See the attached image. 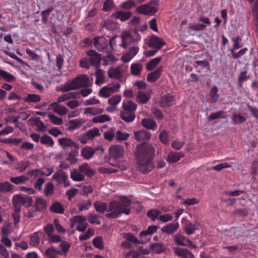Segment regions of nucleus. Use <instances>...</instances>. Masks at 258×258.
Returning <instances> with one entry per match:
<instances>
[{"label": "nucleus", "mask_w": 258, "mask_h": 258, "mask_svg": "<svg viewBox=\"0 0 258 258\" xmlns=\"http://www.w3.org/2000/svg\"><path fill=\"white\" fill-rule=\"evenodd\" d=\"M139 48L137 46L132 47L129 51L122 56L124 62L130 61L139 52Z\"/></svg>", "instance_id": "18"}, {"label": "nucleus", "mask_w": 258, "mask_h": 258, "mask_svg": "<svg viewBox=\"0 0 258 258\" xmlns=\"http://www.w3.org/2000/svg\"><path fill=\"white\" fill-rule=\"evenodd\" d=\"M103 112V109L96 107H88L85 109L84 113L89 114L91 115H95L101 114Z\"/></svg>", "instance_id": "54"}, {"label": "nucleus", "mask_w": 258, "mask_h": 258, "mask_svg": "<svg viewBox=\"0 0 258 258\" xmlns=\"http://www.w3.org/2000/svg\"><path fill=\"white\" fill-rule=\"evenodd\" d=\"M79 170L82 174L86 175L88 177H91L94 175L95 171L86 163H83L79 167Z\"/></svg>", "instance_id": "26"}, {"label": "nucleus", "mask_w": 258, "mask_h": 258, "mask_svg": "<svg viewBox=\"0 0 258 258\" xmlns=\"http://www.w3.org/2000/svg\"><path fill=\"white\" fill-rule=\"evenodd\" d=\"M227 235L232 239H237L243 236V231L241 227H233L227 231Z\"/></svg>", "instance_id": "21"}, {"label": "nucleus", "mask_w": 258, "mask_h": 258, "mask_svg": "<svg viewBox=\"0 0 258 258\" xmlns=\"http://www.w3.org/2000/svg\"><path fill=\"white\" fill-rule=\"evenodd\" d=\"M53 10V8H49V9L42 11L41 12L42 17V22L43 24H46L48 21V17L51 12Z\"/></svg>", "instance_id": "58"}, {"label": "nucleus", "mask_w": 258, "mask_h": 258, "mask_svg": "<svg viewBox=\"0 0 258 258\" xmlns=\"http://www.w3.org/2000/svg\"><path fill=\"white\" fill-rule=\"evenodd\" d=\"M150 247L153 252L156 253H160L164 250V247L161 243L152 244Z\"/></svg>", "instance_id": "61"}, {"label": "nucleus", "mask_w": 258, "mask_h": 258, "mask_svg": "<svg viewBox=\"0 0 258 258\" xmlns=\"http://www.w3.org/2000/svg\"><path fill=\"white\" fill-rule=\"evenodd\" d=\"M137 108V104L133 101H124L122 103L123 110L120 112L121 118L126 122H133L136 117L135 111Z\"/></svg>", "instance_id": "4"}, {"label": "nucleus", "mask_w": 258, "mask_h": 258, "mask_svg": "<svg viewBox=\"0 0 258 258\" xmlns=\"http://www.w3.org/2000/svg\"><path fill=\"white\" fill-rule=\"evenodd\" d=\"M58 143L63 148L72 147L75 149L78 150L79 148L78 144L72 139L67 138H59L58 140Z\"/></svg>", "instance_id": "15"}, {"label": "nucleus", "mask_w": 258, "mask_h": 258, "mask_svg": "<svg viewBox=\"0 0 258 258\" xmlns=\"http://www.w3.org/2000/svg\"><path fill=\"white\" fill-rule=\"evenodd\" d=\"M50 211L54 213L63 214L64 209L61 203L58 202H55L50 207Z\"/></svg>", "instance_id": "29"}, {"label": "nucleus", "mask_w": 258, "mask_h": 258, "mask_svg": "<svg viewBox=\"0 0 258 258\" xmlns=\"http://www.w3.org/2000/svg\"><path fill=\"white\" fill-rule=\"evenodd\" d=\"M33 200L32 197L27 196L15 195L13 198V204L14 208L21 210V206L30 207L32 206Z\"/></svg>", "instance_id": "6"}, {"label": "nucleus", "mask_w": 258, "mask_h": 258, "mask_svg": "<svg viewBox=\"0 0 258 258\" xmlns=\"http://www.w3.org/2000/svg\"><path fill=\"white\" fill-rule=\"evenodd\" d=\"M155 152V148L151 145L142 143L137 146L135 157L138 171L146 174L152 170Z\"/></svg>", "instance_id": "1"}, {"label": "nucleus", "mask_w": 258, "mask_h": 258, "mask_svg": "<svg viewBox=\"0 0 258 258\" xmlns=\"http://www.w3.org/2000/svg\"><path fill=\"white\" fill-rule=\"evenodd\" d=\"M184 156L181 152H170L168 154L166 160L169 163H174L178 162Z\"/></svg>", "instance_id": "20"}, {"label": "nucleus", "mask_w": 258, "mask_h": 258, "mask_svg": "<svg viewBox=\"0 0 258 258\" xmlns=\"http://www.w3.org/2000/svg\"><path fill=\"white\" fill-rule=\"evenodd\" d=\"M133 13L130 11H124L121 10L116 11L113 13L110 17L119 20L121 22H125L129 20L132 16Z\"/></svg>", "instance_id": "11"}, {"label": "nucleus", "mask_w": 258, "mask_h": 258, "mask_svg": "<svg viewBox=\"0 0 258 258\" xmlns=\"http://www.w3.org/2000/svg\"><path fill=\"white\" fill-rule=\"evenodd\" d=\"M51 105L54 106L53 111L59 115H64L68 113L67 108L63 106L58 105L57 102H54Z\"/></svg>", "instance_id": "33"}, {"label": "nucleus", "mask_w": 258, "mask_h": 258, "mask_svg": "<svg viewBox=\"0 0 258 258\" xmlns=\"http://www.w3.org/2000/svg\"><path fill=\"white\" fill-rule=\"evenodd\" d=\"M102 27V28H105L108 30L114 31L118 28L119 25L118 23L115 21L110 19H107L104 22Z\"/></svg>", "instance_id": "28"}, {"label": "nucleus", "mask_w": 258, "mask_h": 258, "mask_svg": "<svg viewBox=\"0 0 258 258\" xmlns=\"http://www.w3.org/2000/svg\"><path fill=\"white\" fill-rule=\"evenodd\" d=\"M150 97V96L147 94L146 93L140 91L138 92L137 101L142 104H145L149 100Z\"/></svg>", "instance_id": "35"}, {"label": "nucleus", "mask_w": 258, "mask_h": 258, "mask_svg": "<svg viewBox=\"0 0 258 258\" xmlns=\"http://www.w3.org/2000/svg\"><path fill=\"white\" fill-rule=\"evenodd\" d=\"M27 175L30 176L32 179H36L38 176L43 175L42 171L40 169H36L27 171Z\"/></svg>", "instance_id": "62"}, {"label": "nucleus", "mask_w": 258, "mask_h": 258, "mask_svg": "<svg viewBox=\"0 0 258 258\" xmlns=\"http://www.w3.org/2000/svg\"><path fill=\"white\" fill-rule=\"evenodd\" d=\"M179 227L178 222L168 224L162 227L161 231L167 234H171L175 232Z\"/></svg>", "instance_id": "25"}, {"label": "nucleus", "mask_w": 258, "mask_h": 258, "mask_svg": "<svg viewBox=\"0 0 258 258\" xmlns=\"http://www.w3.org/2000/svg\"><path fill=\"white\" fill-rule=\"evenodd\" d=\"M174 240L178 245L190 246L192 242L180 233H177L174 236Z\"/></svg>", "instance_id": "16"}, {"label": "nucleus", "mask_w": 258, "mask_h": 258, "mask_svg": "<svg viewBox=\"0 0 258 258\" xmlns=\"http://www.w3.org/2000/svg\"><path fill=\"white\" fill-rule=\"evenodd\" d=\"M198 226L199 224L197 222L193 224L189 221H187L184 226L185 231L188 235L194 234L195 230L198 229Z\"/></svg>", "instance_id": "32"}, {"label": "nucleus", "mask_w": 258, "mask_h": 258, "mask_svg": "<svg viewBox=\"0 0 258 258\" xmlns=\"http://www.w3.org/2000/svg\"><path fill=\"white\" fill-rule=\"evenodd\" d=\"M161 213V212L160 211L157 209H151L147 212V216L152 221H155Z\"/></svg>", "instance_id": "55"}, {"label": "nucleus", "mask_w": 258, "mask_h": 258, "mask_svg": "<svg viewBox=\"0 0 258 258\" xmlns=\"http://www.w3.org/2000/svg\"><path fill=\"white\" fill-rule=\"evenodd\" d=\"M111 90L108 86L103 87L100 89L98 95L103 98H108L112 94Z\"/></svg>", "instance_id": "53"}, {"label": "nucleus", "mask_w": 258, "mask_h": 258, "mask_svg": "<svg viewBox=\"0 0 258 258\" xmlns=\"http://www.w3.org/2000/svg\"><path fill=\"white\" fill-rule=\"evenodd\" d=\"M225 117V113L223 111H219L216 112L212 113L208 117L209 121L219 118H224Z\"/></svg>", "instance_id": "49"}, {"label": "nucleus", "mask_w": 258, "mask_h": 258, "mask_svg": "<svg viewBox=\"0 0 258 258\" xmlns=\"http://www.w3.org/2000/svg\"><path fill=\"white\" fill-rule=\"evenodd\" d=\"M232 41L234 43L232 48L230 49L231 53H234L235 50H237L242 46V45L240 44L241 41V37L239 36L236 37H233L232 38Z\"/></svg>", "instance_id": "42"}, {"label": "nucleus", "mask_w": 258, "mask_h": 258, "mask_svg": "<svg viewBox=\"0 0 258 258\" xmlns=\"http://www.w3.org/2000/svg\"><path fill=\"white\" fill-rule=\"evenodd\" d=\"M92 201L88 200H84L80 201L77 204V207L80 211L88 210L92 206Z\"/></svg>", "instance_id": "30"}, {"label": "nucleus", "mask_w": 258, "mask_h": 258, "mask_svg": "<svg viewBox=\"0 0 258 258\" xmlns=\"http://www.w3.org/2000/svg\"><path fill=\"white\" fill-rule=\"evenodd\" d=\"M124 238H125L126 240L131 242L136 245L144 244V241H141V240H138L135 236L130 233H125L124 235Z\"/></svg>", "instance_id": "46"}, {"label": "nucleus", "mask_w": 258, "mask_h": 258, "mask_svg": "<svg viewBox=\"0 0 258 258\" xmlns=\"http://www.w3.org/2000/svg\"><path fill=\"white\" fill-rule=\"evenodd\" d=\"M87 55L92 66L98 68L100 64L101 55L93 49H90L87 52Z\"/></svg>", "instance_id": "10"}, {"label": "nucleus", "mask_w": 258, "mask_h": 258, "mask_svg": "<svg viewBox=\"0 0 258 258\" xmlns=\"http://www.w3.org/2000/svg\"><path fill=\"white\" fill-rule=\"evenodd\" d=\"M54 187V185L52 182L47 183L44 187V195L46 197L51 195L53 192Z\"/></svg>", "instance_id": "63"}, {"label": "nucleus", "mask_w": 258, "mask_h": 258, "mask_svg": "<svg viewBox=\"0 0 258 258\" xmlns=\"http://www.w3.org/2000/svg\"><path fill=\"white\" fill-rule=\"evenodd\" d=\"M113 39L111 38L109 41V44L107 39L103 36H96L93 38V44L95 48L99 51L105 53L112 52L113 47L112 42Z\"/></svg>", "instance_id": "5"}, {"label": "nucleus", "mask_w": 258, "mask_h": 258, "mask_svg": "<svg viewBox=\"0 0 258 258\" xmlns=\"http://www.w3.org/2000/svg\"><path fill=\"white\" fill-rule=\"evenodd\" d=\"M218 88L216 86H214L212 88L210 93L212 102L215 103L218 101L219 97L218 94Z\"/></svg>", "instance_id": "57"}, {"label": "nucleus", "mask_w": 258, "mask_h": 258, "mask_svg": "<svg viewBox=\"0 0 258 258\" xmlns=\"http://www.w3.org/2000/svg\"><path fill=\"white\" fill-rule=\"evenodd\" d=\"M159 139L162 143L165 144V145H169V135L166 131L163 130L160 133Z\"/></svg>", "instance_id": "56"}, {"label": "nucleus", "mask_w": 258, "mask_h": 258, "mask_svg": "<svg viewBox=\"0 0 258 258\" xmlns=\"http://www.w3.org/2000/svg\"><path fill=\"white\" fill-rule=\"evenodd\" d=\"M134 137L135 139L139 142L146 141L151 138V134L146 130H142L135 132Z\"/></svg>", "instance_id": "17"}, {"label": "nucleus", "mask_w": 258, "mask_h": 258, "mask_svg": "<svg viewBox=\"0 0 258 258\" xmlns=\"http://www.w3.org/2000/svg\"><path fill=\"white\" fill-rule=\"evenodd\" d=\"M163 71L162 67H160L155 71L149 74L147 76V80L150 83H154L160 77Z\"/></svg>", "instance_id": "22"}, {"label": "nucleus", "mask_w": 258, "mask_h": 258, "mask_svg": "<svg viewBox=\"0 0 258 258\" xmlns=\"http://www.w3.org/2000/svg\"><path fill=\"white\" fill-rule=\"evenodd\" d=\"M111 119L109 116L106 114H102L99 116L94 117L92 119V121L94 123H103L108 121Z\"/></svg>", "instance_id": "59"}, {"label": "nucleus", "mask_w": 258, "mask_h": 258, "mask_svg": "<svg viewBox=\"0 0 258 258\" xmlns=\"http://www.w3.org/2000/svg\"><path fill=\"white\" fill-rule=\"evenodd\" d=\"M95 152L93 148L86 146L82 149L81 154L85 159L89 160L92 158Z\"/></svg>", "instance_id": "27"}, {"label": "nucleus", "mask_w": 258, "mask_h": 258, "mask_svg": "<svg viewBox=\"0 0 258 258\" xmlns=\"http://www.w3.org/2000/svg\"><path fill=\"white\" fill-rule=\"evenodd\" d=\"M40 143L47 147H52L54 144L52 139L47 135H44L41 137Z\"/></svg>", "instance_id": "47"}, {"label": "nucleus", "mask_w": 258, "mask_h": 258, "mask_svg": "<svg viewBox=\"0 0 258 258\" xmlns=\"http://www.w3.org/2000/svg\"><path fill=\"white\" fill-rule=\"evenodd\" d=\"M15 186L8 181L0 182V192H12L14 189Z\"/></svg>", "instance_id": "31"}, {"label": "nucleus", "mask_w": 258, "mask_h": 258, "mask_svg": "<svg viewBox=\"0 0 258 258\" xmlns=\"http://www.w3.org/2000/svg\"><path fill=\"white\" fill-rule=\"evenodd\" d=\"M94 207L97 212L102 214L104 213L107 209V204L100 201L95 202Z\"/></svg>", "instance_id": "38"}, {"label": "nucleus", "mask_w": 258, "mask_h": 258, "mask_svg": "<svg viewBox=\"0 0 258 258\" xmlns=\"http://www.w3.org/2000/svg\"><path fill=\"white\" fill-rule=\"evenodd\" d=\"M131 204V201L126 197L122 198L119 202L111 201L109 204L108 213L106 214V217L110 218H116L122 213L129 215L131 210L128 207Z\"/></svg>", "instance_id": "2"}, {"label": "nucleus", "mask_w": 258, "mask_h": 258, "mask_svg": "<svg viewBox=\"0 0 258 258\" xmlns=\"http://www.w3.org/2000/svg\"><path fill=\"white\" fill-rule=\"evenodd\" d=\"M136 5L135 3L132 1V0H128L122 3L120 6V7L121 9H124V10H130L131 9L133 8L136 7Z\"/></svg>", "instance_id": "64"}, {"label": "nucleus", "mask_w": 258, "mask_h": 258, "mask_svg": "<svg viewBox=\"0 0 258 258\" xmlns=\"http://www.w3.org/2000/svg\"><path fill=\"white\" fill-rule=\"evenodd\" d=\"M141 124L143 127L149 130H155L157 126V124L154 119L148 118L143 119Z\"/></svg>", "instance_id": "24"}, {"label": "nucleus", "mask_w": 258, "mask_h": 258, "mask_svg": "<svg viewBox=\"0 0 258 258\" xmlns=\"http://www.w3.org/2000/svg\"><path fill=\"white\" fill-rule=\"evenodd\" d=\"M52 178L58 184H63L64 187L70 185L68 175L64 171L59 170L55 172L52 176Z\"/></svg>", "instance_id": "7"}, {"label": "nucleus", "mask_w": 258, "mask_h": 258, "mask_svg": "<svg viewBox=\"0 0 258 258\" xmlns=\"http://www.w3.org/2000/svg\"><path fill=\"white\" fill-rule=\"evenodd\" d=\"M28 180L29 178L25 175H21L17 177H11L10 178V180L16 184L24 183L26 181Z\"/></svg>", "instance_id": "48"}, {"label": "nucleus", "mask_w": 258, "mask_h": 258, "mask_svg": "<svg viewBox=\"0 0 258 258\" xmlns=\"http://www.w3.org/2000/svg\"><path fill=\"white\" fill-rule=\"evenodd\" d=\"M78 150L79 149L76 150L75 149L74 150H72L71 152L69 153L68 156L67 158V160L70 161V162L72 164L76 163L78 161V159L76 157L79 152Z\"/></svg>", "instance_id": "50"}, {"label": "nucleus", "mask_w": 258, "mask_h": 258, "mask_svg": "<svg viewBox=\"0 0 258 258\" xmlns=\"http://www.w3.org/2000/svg\"><path fill=\"white\" fill-rule=\"evenodd\" d=\"M198 21L202 22L203 23L193 24L189 26V28L194 31H202L204 30L207 27V25L211 24V21L208 17L205 16H201Z\"/></svg>", "instance_id": "9"}, {"label": "nucleus", "mask_w": 258, "mask_h": 258, "mask_svg": "<svg viewBox=\"0 0 258 258\" xmlns=\"http://www.w3.org/2000/svg\"><path fill=\"white\" fill-rule=\"evenodd\" d=\"M143 66L139 63H133L131 66V72L133 75L137 76L140 75Z\"/></svg>", "instance_id": "37"}, {"label": "nucleus", "mask_w": 258, "mask_h": 258, "mask_svg": "<svg viewBox=\"0 0 258 258\" xmlns=\"http://www.w3.org/2000/svg\"><path fill=\"white\" fill-rule=\"evenodd\" d=\"M162 59L161 57H157L152 59L146 65V69L148 71H152L154 69Z\"/></svg>", "instance_id": "45"}, {"label": "nucleus", "mask_w": 258, "mask_h": 258, "mask_svg": "<svg viewBox=\"0 0 258 258\" xmlns=\"http://www.w3.org/2000/svg\"><path fill=\"white\" fill-rule=\"evenodd\" d=\"M165 45L166 43L163 39L158 36L154 35L149 39L148 45L150 47L159 50Z\"/></svg>", "instance_id": "12"}, {"label": "nucleus", "mask_w": 258, "mask_h": 258, "mask_svg": "<svg viewBox=\"0 0 258 258\" xmlns=\"http://www.w3.org/2000/svg\"><path fill=\"white\" fill-rule=\"evenodd\" d=\"M45 254L48 258H56L57 254H62L61 252L57 251L53 247L47 248Z\"/></svg>", "instance_id": "60"}, {"label": "nucleus", "mask_w": 258, "mask_h": 258, "mask_svg": "<svg viewBox=\"0 0 258 258\" xmlns=\"http://www.w3.org/2000/svg\"><path fill=\"white\" fill-rule=\"evenodd\" d=\"M175 102V96L169 93L166 94L161 97L160 99V106L162 107L172 105Z\"/></svg>", "instance_id": "13"}, {"label": "nucleus", "mask_w": 258, "mask_h": 258, "mask_svg": "<svg viewBox=\"0 0 258 258\" xmlns=\"http://www.w3.org/2000/svg\"><path fill=\"white\" fill-rule=\"evenodd\" d=\"M105 72L101 69H98L95 73V84L97 85L102 84L104 82Z\"/></svg>", "instance_id": "41"}, {"label": "nucleus", "mask_w": 258, "mask_h": 258, "mask_svg": "<svg viewBox=\"0 0 258 258\" xmlns=\"http://www.w3.org/2000/svg\"><path fill=\"white\" fill-rule=\"evenodd\" d=\"M173 250L175 254L180 258H194L192 253L187 249L174 247Z\"/></svg>", "instance_id": "19"}, {"label": "nucleus", "mask_w": 258, "mask_h": 258, "mask_svg": "<svg viewBox=\"0 0 258 258\" xmlns=\"http://www.w3.org/2000/svg\"><path fill=\"white\" fill-rule=\"evenodd\" d=\"M90 85V79L86 75H79L70 82L65 83L61 87L62 92H69L80 88H87Z\"/></svg>", "instance_id": "3"}, {"label": "nucleus", "mask_w": 258, "mask_h": 258, "mask_svg": "<svg viewBox=\"0 0 258 258\" xmlns=\"http://www.w3.org/2000/svg\"><path fill=\"white\" fill-rule=\"evenodd\" d=\"M132 44H136L129 32L123 33L122 35V43L121 46L124 48H127Z\"/></svg>", "instance_id": "23"}, {"label": "nucleus", "mask_w": 258, "mask_h": 258, "mask_svg": "<svg viewBox=\"0 0 258 258\" xmlns=\"http://www.w3.org/2000/svg\"><path fill=\"white\" fill-rule=\"evenodd\" d=\"M1 78L10 83L15 81V77L14 75L2 70H0V78Z\"/></svg>", "instance_id": "43"}, {"label": "nucleus", "mask_w": 258, "mask_h": 258, "mask_svg": "<svg viewBox=\"0 0 258 258\" xmlns=\"http://www.w3.org/2000/svg\"><path fill=\"white\" fill-rule=\"evenodd\" d=\"M34 206L36 211L43 210L46 208V201L42 198L37 197L35 199Z\"/></svg>", "instance_id": "34"}, {"label": "nucleus", "mask_w": 258, "mask_h": 258, "mask_svg": "<svg viewBox=\"0 0 258 258\" xmlns=\"http://www.w3.org/2000/svg\"><path fill=\"white\" fill-rule=\"evenodd\" d=\"M110 156L113 158H119L123 155L124 150L123 148L119 145L111 146L109 149Z\"/></svg>", "instance_id": "14"}, {"label": "nucleus", "mask_w": 258, "mask_h": 258, "mask_svg": "<svg viewBox=\"0 0 258 258\" xmlns=\"http://www.w3.org/2000/svg\"><path fill=\"white\" fill-rule=\"evenodd\" d=\"M70 177L75 181H81L85 179L84 175L77 169L71 171Z\"/></svg>", "instance_id": "36"}, {"label": "nucleus", "mask_w": 258, "mask_h": 258, "mask_svg": "<svg viewBox=\"0 0 258 258\" xmlns=\"http://www.w3.org/2000/svg\"><path fill=\"white\" fill-rule=\"evenodd\" d=\"M107 75L110 78H116L118 79L121 76V72L118 68H113L108 71Z\"/></svg>", "instance_id": "40"}, {"label": "nucleus", "mask_w": 258, "mask_h": 258, "mask_svg": "<svg viewBox=\"0 0 258 258\" xmlns=\"http://www.w3.org/2000/svg\"><path fill=\"white\" fill-rule=\"evenodd\" d=\"M84 122V120L82 119L71 120L69 121L70 128L72 130L78 128L80 127Z\"/></svg>", "instance_id": "52"}, {"label": "nucleus", "mask_w": 258, "mask_h": 258, "mask_svg": "<svg viewBox=\"0 0 258 258\" xmlns=\"http://www.w3.org/2000/svg\"><path fill=\"white\" fill-rule=\"evenodd\" d=\"M115 7L113 0H106L103 4L102 11L105 12L111 11Z\"/></svg>", "instance_id": "51"}, {"label": "nucleus", "mask_w": 258, "mask_h": 258, "mask_svg": "<svg viewBox=\"0 0 258 258\" xmlns=\"http://www.w3.org/2000/svg\"><path fill=\"white\" fill-rule=\"evenodd\" d=\"M154 2H150L149 3L141 5L137 7L136 11L140 14H144L150 15L156 12V9L152 7L151 5L154 4Z\"/></svg>", "instance_id": "8"}, {"label": "nucleus", "mask_w": 258, "mask_h": 258, "mask_svg": "<svg viewBox=\"0 0 258 258\" xmlns=\"http://www.w3.org/2000/svg\"><path fill=\"white\" fill-rule=\"evenodd\" d=\"M40 96L35 94H29L24 98V101L25 102L37 103L40 102Z\"/></svg>", "instance_id": "44"}, {"label": "nucleus", "mask_w": 258, "mask_h": 258, "mask_svg": "<svg viewBox=\"0 0 258 258\" xmlns=\"http://www.w3.org/2000/svg\"><path fill=\"white\" fill-rule=\"evenodd\" d=\"M101 217L98 214L90 213L88 216L87 219L92 224L100 225L101 224Z\"/></svg>", "instance_id": "39"}]
</instances>
